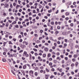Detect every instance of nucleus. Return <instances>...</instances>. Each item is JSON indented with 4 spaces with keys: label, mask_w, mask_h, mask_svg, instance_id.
<instances>
[{
    "label": "nucleus",
    "mask_w": 79,
    "mask_h": 79,
    "mask_svg": "<svg viewBox=\"0 0 79 79\" xmlns=\"http://www.w3.org/2000/svg\"><path fill=\"white\" fill-rule=\"evenodd\" d=\"M29 73L30 75H31V74H34V72H33V71H32V70H30L29 71Z\"/></svg>",
    "instance_id": "obj_1"
},
{
    "label": "nucleus",
    "mask_w": 79,
    "mask_h": 79,
    "mask_svg": "<svg viewBox=\"0 0 79 79\" xmlns=\"http://www.w3.org/2000/svg\"><path fill=\"white\" fill-rule=\"evenodd\" d=\"M44 50L45 52H48V49L47 48H44Z\"/></svg>",
    "instance_id": "obj_2"
},
{
    "label": "nucleus",
    "mask_w": 79,
    "mask_h": 79,
    "mask_svg": "<svg viewBox=\"0 0 79 79\" xmlns=\"http://www.w3.org/2000/svg\"><path fill=\"white\" fill-rule=\"evenodd\" d=\"M2 60L3 62H6V60L5 58H3Z\"/></svg>",
    "instance_id": "obj_3"
},
{
    "label": "nucleus",
    "mask_w": 79,
    "mask_h": 79,
    "mask_svg": "<svg viewBox=\"0 0 79 79\" xmlns=\"http://www.w3.org/2000/svg\"><path fill=\"white\" fill-rule=\"evenodd\" d=\"M23 69H26V65H23Z\"/></svg>",
    "instance_id": "obj_4"
},
{
    "label": "nucleus",
    "mask_w": 79,
    "mask_h": 79,
    "mask_svg": "<svg viewBox=\"0 0 79 79\" xmlns=\"http://www.w3.org/2000/svg\"><path fill=\"white\" fill-rule=\"evenodd\" d=\"M11 72L13 73V74H14V75H15V76L16 75V74H15V72L13 71V70H11Z\"/></svg>",
    "instance_id": "obj_5"
},
{
    "label": "nucleus",
    "mask_w": 79,
    "mask_h": 79,
    "mask_svg": "<svg viewBox=\"0 0 79 79\" xmlns=\"http://www.w3.org/2000/svg\"><path fill=\"white\" fill-rule=\"evenodd\" d=\"M65 15H66V16L67 15H69V13L68 12H67L65 13Z\"/></svg>",
    "instance_id": "obj_6"
},
{
    "label": "nucleus",
    "mask_w": 79,
    "mask_h": 79,
    "mask_svg": "<svg viewBox=\"0 0 79 79\" xmlns=\"http://www.w3.org/2000/svg\"><path fill=\"white\" fill-rule=\"evenodd\" d=\"M78 64H79V63H78V62H76L75 64L76 66H77V65H78Z\"/></svg>",
    "instance_id": "obj_7"
},
{
    "label": "nucleus",
    "mask_w": 79,
    "mask_h": 79,
    "mask_svg": "<svg viewBox=\"0 0 79 79\" xmlns=\"http://www.w3.org/2000/svg\"><path fill=\"white\" fill-rule=\"evenodd\" d=\"M65 60H66V61H68V58L67 57H66L64 58Z\"/></svg>",
    "instance_id": "obj_8"
},
{
    "label": "nucleus",
    "mask_w": 79,
    "mask_h": 79,
    "mask_svg": "<svg viewBox=\"0 0 79 79\" xmlns=\"http://www.w3.org/2000/svg\"><path fill=\"white\" fill-rule=\"evenodd\" d=\"M46 56V54H43V57H44V58H45Z\"/></svg>",
    "instance_id": "obj_9"
},
{
    "label": "nucleus",
    "mask_w": 79,
    "mask_h": 79,
    "mask_svg": "<svg viewBox=\"0 0 79 79\" xmlns=\"http://www.w3.org/2000/svg\"><path fill=\"white\" fill-rule=\"evenodd\" d=\"M72 61L73 62H74V61H76V59L73 58L72 59Z\"/></svg>",
    "instance_id": "obj_10"
},
{
    "label": "nucleus",
    "mask_w": 79,
    "mask_h": 79,
    "mask_svg": "<svg viewBox=\"0 0 79 79\" xmlns=\"http://www.w3.org/2000/svg\"><path fill=\"white\" fill-rule=\"evenodd\" d=\"M54 77V76H52H52H50V78L51 79H52V78H53V77Z\"/></svg>",
    "instance_id": "obj_11"
},
{
    "label": "nucleus",
    "mask_w": 79,
    "mask_h": 79,
    "mask_svg": "<svg viewBox=\"0 0 79 79\" xmlns=\"http://www.w3.org/2000/svg\"><path fill=\"white\" fill-rule=\"evenodd\" d=\"M38 69H39V68L37 67L35 69V70H38Z\"/></svg>",
    "instance_id": "obj_12"
},
{
    "label": "nucleus",
    "mask_w": 79,
    "mask_h": 79,
    "mask_svg": "<svg viewBox=\"0 0 79 79\" xmlns=\"http://www.w3.org/2000/svg\"><path fill=\"white\" fill-rule=\"evenodd\" d=\"M24 21L25 22H26V21H29V19H25Z\"/></svg>",
    "instance_id": "obj_13"
},
{
    "label": "nucleus",
    "mask_w": 79,
    "mask_h": 79,
    "mask_svg": "<svg viewBox=\"0 0 79 79\" xmlns=\"http://www.w3.org/2000/svg\"><path fill=\"white\" fill-rule=\"evenodd\" d=\"M46 71L47 72H49V70H48V69L47 68L46 69Z\"/></svg>",
    "instance_id": "obj_14"
},
{
    "label": "nucleus",
    "mask_w": 79,
    "mask_h": 79,
    "mask_svg": "<svg viewBox=\"0 0 79 79\" xmlns=\"http://www.w3.org/2000/svg\"><path fill=\"white\" fill-rule=\"evenodd\" d=\"M13 55H14V56H15V57H16L17 56V55L16 54H14Z\"/></svg>",
    "instance_id": "obj_15"
},
{
    "label": "nucleus",
    "mask_w": 79,
    "mask_h": 79,
    "mask_svg": "<svg viewBox=\"0 0 79 79\" xmlns=\"http://www.w3.org/2000/svg\"><path fill=\"white\" fill-rule=\"evenodd\" d=\"M64 42H66V43H67V42H68V40L66 39H65Z\"/></svg>",
    "instance_id": "obj_16"
},
{
    "label": "nucleus",
    "mask_w": 79,
    "mask_h": 79,
    "mask_svg": "<svg viewBox=\"0 0 79 79\" xmlns=\"http://www.w3.org/2000/svg\"><path fill=\"white\" fill-rule=\"evenodd\" d=\"M74 57L75 58H77V55H74Z\"/></svg>",
    "instance_id": "obj_17"
},
{
    "label": "nucleus",
    "mask_w": 79,
    "mask_h": 79,
    "mask_svg": "<svg viewBox=\"0 0 79 79\" xmlns=\"http://www.w3.org/2000/svg\"><path fill=\"white\" fill-rule=\"evenodd\" d=\"M33 50L35 51V52H37V49H35V48H34L33 49Z\"/></svg>",
    "instance_id": "obj_18"
},
{
    "label": "nucleus",
    "mask_w": 79,
    "mask_h": 79,
    "mask_svg": "<svg viewBox=\"0 0 79 79\" xmlns=\"http://www.w3.org/2000/svg\"><path fill=\"white\" fill-rule=\"evenodd\" d=\"M71 40V39H70V40H69L68 41V42H69V43H71V42L72 41Z\"/></svg>",
    "instance_id": "obj_19"
},
{
    "label": "nucleus",
    "mask_w": 79,
    "mask_h": 79,
    "mask_svg": "<svg viewBox=\"0 0 79 79\" xmlns=\"http://www.w3.org/2000/svg\"><path fill=\"white\" fill-rule=\"evenodd\" d=\"M50 40H53V37H49Z\"/></svg>",
    "instance_id": "obj_20"
},
{
    "label": "nucleus",
    "mask_w": 79,
    "mask_h": 79,
    "mask_svg": "<svg viewBox=\"0 0 79 79\" xmlns=\"http://www.w3.org/2000/svg\"><path fill=\"white\" fill-rule=\"evenodd\" d=\"M49 66H52V63L50 62V63H49Z\"/></svg>",
    "instance_id": "obj_21"
},
{
    "label": "nucleus",
    "mask_w": 79,
    "mask_h": 79,
    "mask_svg": "<svg viewBox=\"0 0 79 79\" xmlns=\"http://www.w3.org/2000/svg\"><path fill=\"white\" fill-rule=\"evenodd\" d=\"M15 19H16L15 21H17L18 19H18V17H16Z\"/></svg>",
    "instance_id": "obj_22"
},
{
    "label": "nucleus",
    "mask_w": 79,
    "mask_h": 79,
    "mask_svg": "<svg viewBox=\"0 0 79 79\" xmlns=\"http://www.w3.org/2000/svg\"><path fill=\"white\" fill-rule=\"evenodd\" d=\"M71 66H72V67H73V66H74V64L73 63L71 64Z\"/></svg>",
    "instance_id": "obj_23"
},
{
    "label": "nucleus",
    "mask_w": 79,
    "mask_h": 79,
    "mask_svg": "<svg viewBox=\"0 0 79 79\" xmlns=\"http://www.w3.org/2000/svg\"><path fill=\"white\" fill-rule=\"evenodd\" d=\"M57 28L58 29H60V28H61V27L60 26H58L57 27Z\"/></svg>",
    "instance_id": "obj_24"
},
{
    "label": "nucleus",
    "mask_w": 79,
    "mask_h": 79,
    "mask_svg": "<svg viewBox=\"0 0 79 79\" xmlns=\"http://www.w3.org/2000/svg\"><path fill=\"white\" fill-rule=\"evenodd\" d=\"M62 64H64V60L62 61Z\"/></svg>",
    "instance_id": "obj_25"
},
{
    "label": "nucleus",
    "mask_w": 79,
    "mask_h": 79,
    "mask_svg": "<svg viewBox=\"0 0 79 79\" xmlns=\"http://www.w3.org/2000/svg\"><path fill=\"white\" fill-rule=\"evenodd\" d=\"M16 28H19V26L18 25H16L15 26Z\"/></svg>",
    "instance_id": "obj_26"
},
{
    "label": "nucleus",
    "mask_w": 79,
    "mask_h": 79,
    "mask_svg": "<svg viewBox=\"0 0 79 79\" xmlns=\"http://www.w3.org/2000/svg\"><path fill=\"white\" fill-rule=\"evenodd\" d=\"M10 7L11 8H13V5H12V4H10Z\"/></svg>",
    "instance_id": "obj_27"
},
{
    "label": "nucleus",
    "mask_w": 79,
    "mask_h": 79,
    "mask_svg": "<svg viewBox=\"0 0 79 79\" xmlns=\"http://www.w3.org/2000/svg\"><path fill=\"white\" fill-rule=\"evenodd\" d=\"M52 11L51 10H48V12L49 13H51Z\"/></svg>",
    "instance_id": "obj_28"
},
{
    "label": "nucleus",
    "mask_w": 79,
    "mask_h": 79,
    "mask_svg": "<svg viewBox=\"0 0 79 79\" xmlns=\"http://www.w3.org/2000/svg\"><path fill=\"white\" fill-rule=\"evenodd\" d=\"M50 56H51V54H48V57H50Z\"/></svg>",
    "instance_id": "obj_29"
},
{
    "label": "nucleus",
    "mask_w": 79,
    "mask_h": 79,
    "mask_svg": "<svg viewBox=\"0 0 79 79\" xmlns=\"http://www.w3.org/2000/svg\"><path fill=\"white\" fill-rule=\"evenodd\" d=\"M8 60L9 62H10V63L11 62V59H8Z\"/></svg>",
    "instance_id": "obj_30"
},
{
    "label": "nucleus",
    "mask_w": 79,
    "mask_h": 79,
    "mask_svg": "<svg viewBox=\"0 0 79 79\" xmlns=\"http://www.w3.org/2000/svg\"><path fill=\"white\" fill-rule=\"evenodd\" d=\"M9 44H11L12 45V44H13V43H11V41H10L9 42Z\"/></svg>",
    "instance_id": "obj_31"
},
{
    "label": "nucleus",
    "mask_w": 79,
    "mask_h": 79,
    "mask_svg": "<svg viewBox=\"0 0 79 79\" xmlns=\"http://www.w3.org/2000/svg\"><path fill=\"white\" fill-rule=\"evenodd\" d=\"M24 54H25V55H27V52H26V51H24Z\"/></svg>",
    "instance_id": "obj_32"
},
{
    "label": "nucleus",
    "mask_w": 79,
    "mask_h": 79,
    "mask_svg": "<svg viewBox=\"0 0 79 79\" xmlns=\"http://www.w3.org/2000/svg\"><path fill=\"white\" fill-rule=\"evenodd\" d=\"M35 76H37V75H38V74L37 73V72H35Z\"/></svg>",
    "instance_id": "obj_33"
},
{
    "label": "nucleus",
    "mask_w": 79,
    "mask_h": 79,
    "mask_svg": "<svg viewBox=\"0 0 79 79\" xmlns=\"http://www.w3.org/2000/svg\"><path fill=\"white\" fill-rule=\"evenodd\" d=\"M45 45H47V46H48L49 44H48L46 43H45Z\"/></svg>",
    "instance_id": "obj_34"
},
{
    "label": "nucleus",
    "mask_w": 79,
    "mask_h": 79,
    "mask_svg": "<svg viewBox=\"0 0 79 79\" xmlns=\"http://www.w3.org/2000/svg\"><path fill=\"white\" fill-rule=\"evenodd\" d=\"M71 74H72V75H73L74 74V72H71Z\"/></svg>",
    "instance_id": "obj_35"
},
{
    "label": "nucleus",
    "mask_w": 79,
    "mask_h": 79,
    "mask_svg": "<svg viewBox=\"0 0 79 79\" xmlns=\"http://www.w3.org/2000/svg\"><path fill=\"white\" fill-rule=\"evenodd\" d=\"M64 73H63V72L61 74V76H63V75H64Z\"/></svg>",
    "instance_id": "obj_36"
},
{
    "label": "nucleus",
    "mask_w": 79,
    "mask_h": 79,
    "mask_svg": "<svg viewBox=\"0 0 79 79\" xmlns=\"http://www.w3.org/2000/svg\"><path fill=\"white\" fill-rule=\"evenodd\" d=\"M18 15V16H21V14H20V13H18L17 14Z\"/></svg>",
    "instance_id": "obj_37"
},
{
    "label": "nucleus",
    "mask_w": 79,
    "mask_h": 79,
    "mask_svg": "<svg viewBox=\"0 0 79 79\" xmlns=\"http://www.w3.org/2000/svg\"><path fill=\"white\" fill-rule=\"evenodd\" d=\"M60 57L61 58H64V56L63 55H61L60 56Z\"/></svg>",
    "instance_id": "obj_38"
},
{
    "label": "nucleus",
    "mask_w": 79,
    "mask_h": 79,
    "mask_svg": "<svg viewBox=\"0 0 79 79\" xmlns=\"http://www.w3.org/2000/svg\"><path fill=\"white\" fill-rule=\"evenodd\" d=\"M60 21H63V19H62V18H60Z\"/></svg>",
    "instance_id": "obj_39"
},
{
    "label": "nucleus",
    "mask_w": 79,
    "mask_h": 79,
    "mask_svg": "<svg viewBox=\"0 0 79 79\" xmlns=\"http://www.w3.org/2000/svg\"><path fill=\"white\" fill-rule=\"evenodd\" d=\"M6 54V52H3V55H5Z\"/></svg>",
    "instance_id": "obj_40"
},
{
    "label": "nucleus",
    "mask_w": 79,
    "mask_h": 79,
    "mask_svg": "<svg viewBox=\"0 0 79 79\" xmlns=\"http://www.w3.org/2000/svg\"><path fill=\"white\" fill-rule=\"evenodd\" d=\"M35 6H37L38 5V3H35L34 4Z\"/></svg>",
    "instance_id": "obj_41"
},
{
    "label": "nucleus",
    "mask_w": 79,
    "mask_h": 79,
    "mask_svg": "<svg viewBox=\"0 0 79 79\" xmlns=\"http://www.w3.org/2000/svg\"><path fill=\"white\" fill-rule=\"evenodd\" d=\"M40 33H42L43 32V30H41L40 31Z\"/></svg>",
    "instance_id": "obj_42"
},
{
    "label": "nucleus",
    "mask_w": 79,
    "mask_h": 79,
    "mask_svg": "<svg viewBox=\"0 0 79 79\" xmlns=\"http://www.w3.org/2000/svg\"><path fill=\"white\" fill-rule=\"evenodd\" d=\"M21 72L22 73H25V71H24V70H21Z\"/></svg>",
    "instance_id": "obj_43"
},
{
    "label": "nucleus",
    "mask_w": 79,
    "mask_h": 79,
    "mask_svg": "<svg viewBox=\"0 0 79 79\" xmlns=\"http://www.w3.org/2000/svg\"><path fill=\"white\" fill-rule=\"evenodd\" d=\"M13 40H14V41H15H15L16 40V39H15V38H13Z\"/></svg>",
    "instance_id": "obj_44"
},
{
    "label": "nucleus",
    "mask_w": 79,
    "mask_h": 79,
    "mask_svg": "<svg viewBox=\"0 0 79 79\" xmlns=\"http://www.w3.org/2000/svg\"><path fill=\"white\" fill-rule=\"evenodd\" d=\"M29 3L30 6L32 5L33 3L32 2H30Z\"/></svg>",
    "instance_id": "obj_45"
},
{
    "label": "nucleus",
    "mask_w": 79,
    "mask_h": 79,
    "mask_svg": "<svg viewBox=\"0 0 79 79\" xmlns=\"http://www.w3.org/2000/svg\"><path fill=\"white\" fill-rule=\"evenodd\" d=\"M62 18H65V16H64V15H63L62 16Z\"/></svg>",
    "instance_id": "obj_46"
},
{
    "label": "nucleus",
    "mask_w": 79,
    "mask_h": 79,
    "mask_svg": "<svg viewBox=\"0 0 79 79\" xmlns=\"http://www.w3.org/2000/svg\"><path fill=\"white\" fill-rule=\"evenodd\" d=\"M51 24L52 25H53L54 24V22H52L51 23Z\"/></svg>",
    "instance_id": "obj_47"
},
{
    "label": "nucleus",
    "mask_w": 79,
    "mask_h": 79,
    "mask_svg": "<svg viewBox=\"0 0 79 79\" xmlns=\"http://www.w3.org/2000/svg\"><path fill=\"white\" fill-rule=\"evenodd\" d=\"M44 31H48V28H45Z\"/></svg>",
    "instance_id": "obj_48"
},
{
    "label": "nucleus",
    "mask_w": 79,
    "mask_h": 79,
    "mask_svg": "<svg viewBox=\"0 0 79 79\" xmlns=\"http://www.w3.org/2000/svg\"><path fill=\"white\" fill-rule=\"evenodd\" d=\"M69 58H71V57H72V55H69Z\"/></svg>",
    "instance_id": "obj_49"
},
{
    "label": "nucleus",
    "mask_w": 79,
    "mask_h": 79,
    "mask_svg": "<svg viewBox=\"0 0 79 79\" xmlns=\"http://www.w3.org/2000/svg\"><path fill=\"white\" fill-rule=\"evenodd\" d=\"M33 13H35V10H33Z\"/></svg>",
    "instance_id": "obj_50"
},
{
    "label": "nucleus",
    "mask_w": 79,
    "mask_h": 79,
    "mask_svg": "<svg viewBox=\"0 0 79 79\" xmlns=\"http://www.w3.org/2000/svg\"><path fill=\"white\" fill-rule=\"evenodd\" d=\"M23 42V40H22V39H21L19 40V42Z\"/></svg>",
    "instance_id": "obj_51"
},
{
    "label": "nucleus",
    "mask_w": 79,
    "mask_h": 79,
    "mask_svg": "<svg viewBox=\"0 0 79 79\" xmlns=\"http://www.w3.org/2000/svg\"><path fill=\"white\" fill-rule=\"evenodd\" d=\"M21 50V48H19V47H18V50L19 51V50Z\"/></svg>",
    "instance_id": "obj_52"
},
{
    "label": "nucleus",
    "mask_w": 79,
    "mask_h": 79,
    "mask_svg": "<svg viewBox=\"0 0 79 79\" xmlns=\"http://www.w3.org/2000/svg\"><path fill=\"white\" fill-rule=\"evenodd\" d=\"M73 23H71V24H70V26H71L72 27L73 26Z\"/></svg>",
    "instance_id": "obj_53"
},
{
    "label": "nucleus",
    "mask_w": 79,
    "mask_h": 79,
    "mask_svg": "<svg viewBox=\"0 0 79 79\" xmlns=\"http://www.w3.org/2000/svg\"><path fill=\"white\" fill-rule=\"evenodd\" d=\"M26 57H28L29 56V54H27V55H26Z\"/></svg>",
    "instance_id": "obj_54"
},
{
    "label": "nucleus",
    "mask_w": 79,
    "mask_h": 79,
    "mask_svg": "<svg viewBox=\"0 0 79 79\" xmlns=\"http://www.w3.org/2000/svg\"><path fill=\"white\" fill-rule=\"evenodd\" d=\"M53 5L54 6H55V5H56V3H53Z\"/></svg>",
    "instance_id": "obj_55"
},
{
    "label": "nucleus",
    "mask_w": 79,
    "mask_h": 79,
    "mask_svg": "<svg viewBox=\"0 0 79 79\" xmlns=\"http://www.w3.org/2000/svg\"><path fill=\"white\" fill-rule=\"evenodd\" d=\"M18 2H19V4H21V1H20V0H19V1H18Z\"/></svg>",
    "instance_id": "obj_56"
},
{
    "label": "nucleus",
    "mask_w": 79,
    "mask_h": 79,
    "mask_svg": "<svg viewBox=\"0 0 79 79\" xmlns=\"http://www.w3.org/2000/svg\"><path fill=\"white\" fill-rule=\"evenodd\" d=\"M57 56H59V55H60V53L57 52Z\"/></svg>",
    "instance_id": "obj_57"
},
{
    "label": "nucleus",
    "mask_w": 79,
    "mask_h": 79,
    "mask_svg": "<svg viewBox=\"0 0 79 79\" xmlns=\"http://www.w3.org/2000/svg\"><path fill=\"white\" fill-rule=\"evenodd\" d=\"M65 19H66V20H68V19H69V18L68 17H66L65 18Z\"/></svg>",
    "instance_id": "obj_58"
},
{
    "label": "nucleus",
    "mask_w": 79,
    "mask_h": 79,
    "mask_svg": "<svg viewBox=\"0 0 79 79\" xmlns=\"http://www.w3.org/2000/svg\"><path fill=\"white\" fill-rule=\"evenodd\" d=\"M49 61H52V58H50L49 59Z\"/></svg>",
    "instance_id": "obj_59"
},
{
    "label": "nucleus",
    "mask_w": 79,
    "mask_h": 79,
    "mask_svg": "<svg viewBox=\"0 0 79 79\" xmlns=\"http://www.w3.org/2000/svg\"><path fill=\"white\" fill-rule=\"evenodd\" d=\"M64 47H66L67 46V44H64Z\"/></svg>",
    "instance_id": "obj_60"
},
{
    "label": "nucleus",
    "mask_w": 79,
    "mask_h": 79,
    "mask_svg": "<svg viewBox=\"0 0 79 79\" xmlns=\"http://www.w3.org/2000/svg\"><path fill=\"white\" fill-rule=\"evenodd\" d=\"M37 65V66H41V64H38Z\"/></svg>",
    "instance_id": "obj_61"
},
{
    "label": "nucleus",
    "mask_w": 79,
    "mask_h": 79,
    "mask_svg": "<svg viewBox=\"0 0 79 79\" xmlns=\"http://www.w3.org/2000/svg\"><path fill=\"white\" fill-rule=\"evenodd\" d=\"M58 13V10H57L56 12V14H57Z\"/></svg>",
    "instance_id": "obj_62"
},
{
    "label": "nucleus",
    "mask_w": 79,
    "mask_h": 79,
    "mask_svg": "<svg viewBox=\"0 0 79 79\" xmlns=\"http://www.w3.org/2000/svg\"><path fill=\"white\" fill-rule=\"evenodd\" d=\"M52 71H55V69L52 68Z\"/></svg>",
    "instance_id": "obj_63"
},
{
    "label": "nucleus",
    "mask_w": 79,
    "mask_h": 79,
    "mask_svg": "<svg viewBox=\"0 0 79 79\" xmlns=\"http://www.w3.org/2000/svg\"><path fill=\"white\" fill-rule=\"evenodd\" d=\"M57 43L58 44H60V42L59 41H57Z\"/></svg>",
    "instance_id": "obj_64"
}]
</instances>
